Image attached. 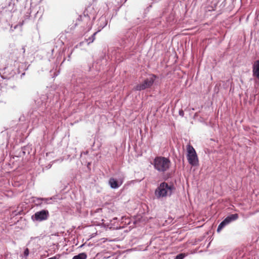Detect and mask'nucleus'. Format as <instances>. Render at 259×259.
Returning a JSON list of instances; mask_svg holds the SVG:
<instances>
[{
  "instance_id": "10",
  "label": "nucleus",
  "mask_w": 259,
  "mask_h": 259,
  "mask_svg": "<svg viewBox=\"0 0 259 259\" xmlns=\"http://www.w3.org/2000/svg\"><path fill=\"white\" fill-rule=\"evenodd\" d=\"M87 254L84 252H82L79 253L78 255L74 256L72 259H87Z\"/></svg>"
},
{
  "instance_id": "1",
  "label": "nucleus",
  "mask_w": 259,
  "mask_h": 259,
  "mask_svg": "<svg viewBox=\"0 0 259 259\" xmlns=\"http://www.w3.org/2000/svg\"><path fill=\"white\" fill-rule=\"evenodd\" d=\"M153 165L154 168L158 172L164 173L170 168L171 162L168 158L157 156L154 159Z\"/></svg>"
},
{
  "instance_id": "12",
  "label": "nucleus",
  "mask_w": 259,
  "mask_h": 259,
  "mask_svg": "<svg viewBox=\"0 0 259 259\" xmlns=\"http://www.w3.org/2000/svg\"><path fill=\"white\" fill-rule=\"evenodd\" d=\"M227 224L225 222L224 220H223L219 225L218 229H217V232H219L221 231V230Z\"/></svg>"
},
{
  "instance_id": "9",
  "label": "nucleus",
  "mask_w": 259,
  "mask_h": 259,
  "mask_svg": "<svg viewBox=\"0 0 259 259\" xmlns=\"http://www.w3.org/2000/svg\"><path fill=\"white\" fill-rule=\"evenodd\" d=\"M238 217H238V214H237V213L232 214H231V215L228 216L227 217H226L224 220L225 221L226 224L228 225L230 223L238 219Z\"/></svg>"
},
{
  "instance_id": "14",
  "label": "nucleus",
  "mask_w": 259,
  "mask_h": 259,
  "mask_svg": "<svg viewBox=\"0 0 259 259\" xmlns=\"http://www.w3.org/2000/svg\"><path fill=\"white\" fill-rule=\"evenodd\" d=\"M53 199L52 197L51 198H42V202L43 203L45 204H50L51 202H49L50 200H52Z\"/></svg>"
},
{
  "instance_id": "15",
  "label": "nucleus",
  "mask_w": 259,
  "mask_h": 259,
  "mask_svg": "<svg viewBox=\"0 0 259 259\" xmlns=\"http://www.w3.org/2000/svg\"><path fill=\"white\" fill-rule=\"evenodd\" d=\"M186 256L185 253H180L176 256L175 259H183Z\"/></svg>"
},
{
  "instance_id": "16",
  "label": "nucleus",
  "mask_w": 259,
  "mask_h": 259,
  "mask_svg": "<svg viewBox=\"0 0 259 259\" xmlns=\"http://www.w3.org/2000/svg\"><path fill=\"white\" fill-rule=\"evenodd\" d=\"M29 249L28 248H26L24 252V255L27 256L29 254Z\"/></svg>"
},
{
  "instance_id": "2",
  "label": "nucleus",
  "mask_w": 259,
  "mask_h": 259,
  "mask_svg": "<svg viewBox=\"0 0 259 259\" xmlns=\"http://www.w3.org/2000/svg\"><path fill=\"white\" fill-rule=\"evenodd\" d=\"M174 189V187L172 185H169L166 182H162L155 190V195L158 199L170 196Z\"/></svg>"
},
{
  "instance_id": "11",
  "label": "nucleus",
  "mask_w": 259,
  "mask_h": 259,
  "mask_svg": "<svg viewBox=\"0 0 259 259\" xmlns=\"http://www.w3.org/2000/svg\"><path fill=\"white\" fill-rule=\"evenodd\" d=\"M33 202L36 206H41L43 204L42 198L36 197L34 198Z\"/></svg>"
},
{
  "instance_id": "6",
  "label": "nucleus",
  "mask_w": 259,
  "mask_h": 259,
  "mask_svg": "<svg viewBox=\"0 0 259 259\" xmlns=\"http://www.w3.org/2000/svg\"><path fill=\"white\" fill-rule=\"evenodd\" d=\"M17 69L13 66H7L4 69L3 77L5 79H9L13 77L17 73Z\"/></svg>"
},
{
  "instance_id": "4",
  "label": "nucleus",
  "mask_w": 259,
  "mask_h": 259,
  "mask_svg": "<svg viewBox=\"0 0 259 259\" xmlns=\"http://www.w3.org/2000/svg\"><path fill=\"white\" fill-rule=\"evenodd\" d=\"M155 78L156 76L155 75H152L146 78L143 82L135 86L134 88V90L136 91H142L150 88L153 85Z\"/></svg>"
},
{
  "instance_id": "3",
  "label": "nucleus",
  "mask_w": 259,
  "mask_h": 259,
  "mask_svg": "<svg viewBox=\"0 0 259 259\" xmlns=\"http://www.w3.org/2000/svg\"><path fill=\"white\" fill-rule=\"evenodd\" d=\"M187 158L188 162L192 166L198 165V158L194 148L190 145L187 146Z\"/></svg>"
},
{
  "instance_id": "7",
  "label": "nucleus",
  "mask_w": 259,
  "mask_h": 259,
  "mask_svg": "<svg viewBox=\"0 0 259 259\" xmlns=\"http://www.w3.org/2000/svg\"><path fill=\"white\" fill-rule=\"evenodd\" d=\"M253 76L259 80V60L255 61L252 66Z\"/></svg>"
},
{
  "instance_id": "5",
  "label": "nucleus",
  "mask_w": 259,
  "mask_h": 259,
  "mask_svg": "<svg viewBox=\"0 0 259 259\" xmlns=\"http://www.w3.org/2000/svg\"><path fill=\"white\" fill-rule=\"evenodd\" d=\"M49 217V211L44 209L35 212L34 214L31 217V219L34 221L41 222L47 220Z\"/></svg>"
},
{
  "instance_id": "17",
  "label": "nucleus",
  "mask_w": 259,
  "mask_h": 259,
  "mask_svg": "<svg viewBox=\"0 0 259 259\" xmlns=\"http://www.w3.org/2000/svg\"><path fill=\"white\" fill-rule=\"evenodd\" d=\"M179 113H180V115L181 116H183V115H184V112L183 111H180L179 112Z\"/></svg>"
},
{
  "instance_id": "13",
  "label": "nucleus",
  "mask_w": 259,
  "mask_h": 259,
  "mask_svg": "<svg viewBox=\"0 0 259 259\" xmlns=\"http://www.w3.org/2000/svg\"><path fill=\"white\" fill-rule=\"evenodd\" d=\"M97 33V32H95L91 37H90L87 40L89 41L88 44H90V43H92L94 41V40L95 39V35H96Z\"/></svg>"
},
{
  "instance_id": "8",
  "label": "nucleus",
  "mask_w": 259,
  "mask_h": 259,
  "mask_svg": "<svg viewBox=\"0 0 259 259\" xmlns=\"http://www.w3.org/2000/svg\"><path fill=\"white\" fill-rule=\"evenodd\" d=\"M122 183V181L119 182L114 178H110L109 180V184L112 189L119 188L121 185Z\"/></svg>"
}]
</instances>
